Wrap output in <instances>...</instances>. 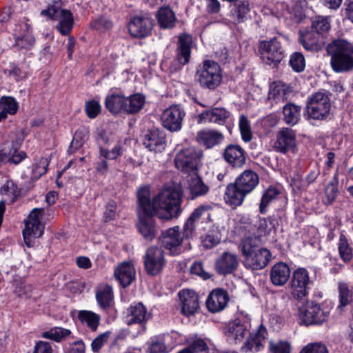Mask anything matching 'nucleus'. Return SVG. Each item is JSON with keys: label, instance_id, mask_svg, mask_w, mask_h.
Returning a JSON list of instances; mask_svg holds the SVG:
<instances>
[{"label": "nucleus", "instance_id": "nucleus-56", "mask_svg": "<svg viewBox=\"0 0 353 353\" xmlns=\"http://www.w3.org/2000/svg\"><path fill=\"white\" fill-rule=\"evenodd\" d=\"M290 65L296 72H301L305 68V58L300 52H294L291 55Z\"/></svg>", "mask_w": 353, "mask_h": 353}, {"label": "nucleus", "instance_id": "nucleus-46", "mask_svg": "<svg viewBox=\"0 0 353 353\" xmlns=\"http://www.w3.org/2000/svg\"><path fill=\"white\" fill-rule=\"evenodd\" d=\"M239 248L244 259L251 256L252 254L260 249L256 244V240L250 236L245 237L241 240Z\"/></svg>", "mask_w": 353, "mask_h": 353}, {"label": "nucleus", "instance_id": "nucleus-42", "mask_svg": "<svg viewBox=\"0 0 353 353\" xmlns=\"http://www.w3.org/2000/svg\"><path fill=\"white\" fill-rule=\"evenodd\" d=\"M96 298L101 308H109L113 301L112 288L110 285L101 287L97 290Z\"/></svg>", "mask_w": 353, "mask_h": 353}, {"label": "nucleus", "instance_id": "nucleus-62", "mask_svg": "<svg viewBox=\"0 0 353 353\" xmlns=\"http://www.w3.org/2000/svg\"><path fill=\"white\" fill-rule=\"evenodd\" d=\"M190 271L192 274L197 275L204 280L208 279L210 277L209 273L203 270L201 262L193 263L190 266Z\"/></svg>", "mask_w": 353, "mask_h": 353}, {"label": "nucleus", "instance_id": "nucleus-37", "mask_svg": "<svg viewBox=\"0 0 353 353\" xmlns=\"http://www.w3.org/2000/svg\"><path fill=\"white\" fill-rule=\"evenodd\" d=\"M158 24L161 28L170 29L175 26L176 17L169 6L161 7L156 14Z\"/></svg>", "mask_w": 353, "mask_h": 353}, {"label": "nucleus", "instance_id": "nucleus-6", "mask_svg": "<svg viewBox=\"0 0 353 353\" xmlns=\"http://www.w3.org/2000/svg\"><path fill=\"white\" fill-rule=\"evenodd\" d=\"M41 15L53 20H59L56 28L62 35H68L72 29L74 20L70 10L61 9V1H54L47 9L41 12Z\"/></svg>", "mask_w": 353, "mask_h": 353}, {"label": "nucleus", "instance_id": "nucleus-38", "mask_svg": "<svg viewBox=\"0 0 353 353\" xmlns=\"http://www.w3.org/2000/svg\"><path fill=\"white\" fill-rule=\"evenodd\" d=\"M105 107L112 114L125 113L126 97L119 94H112L105 99Z\"/></svg>", "mask_w": 353, "mask_h": 353}, {"label": "nucleus", "instance_id": "nucleus-51", "mask_svg": "<svg viewBox=\"0 0 353 353\" xmlns=\"http://www.w3.org/2000/svg\"><path fill=\"white\" fill-rule=\"evenodd\" d=\"M330 29V23L327 17H316L312 21L311 30L318 32L319 35L327 32Z\"/></svg>", "mask_w": 353, "mask_h": 353}, {"label": "nucleus", "instance_id": "nucleus-13", "mask_svg": "<svg viewBox=\"0 0 353 353\" xmlns=\"http://www.w3.org/2000/svg\"><path fill=\"white\" fill-rule=\"evenodd\" d=\"M183 235L181 236L179 226H174L162 231L159 237L162 245L173 256H177L183 252L182 242Z\"/></svg>", "mask_w": 353, "mask_h": 353}, {"label": "nucleus", "instance_id": "nucleus-3", "mask_svg": "<svg viewBox=\"0 0 353 353\" xmlns=\"http://www.w3.org/2000/svg\"><path fill=\"white\" fill-rule=\"evenodd\" d=\"M330 56V65L336 72H348L353 69V44L345 39H337L326 46Z\"/></svg>", "mask_w": 353, "mask_h": 353}, {"label": "nucleus", "instance_id": "nucleus-48", "mask_svg": "<svg viewBox=\"0 0 353 353\" xmlns=\"http://www.w3.org/2000/svg\"><path fill=\"white\" fill-rule=\"evenodd\" d=\"M123 151V143L119 141L111 150L101 146L100 155L105 159L115 160L122 156Z\"/></svg>", "mask_w": 353, "mask_h": 353}, {"label": "nucleus", "instance_id": "nucleus-52", "mask_svg": "<svg viewBox=\"0 0 353 353\" xmlns=\"http://www.w3.org/2000/svg\"><path fill=\"white\" fill-rule=\"evenodd\" d=\"M113 26L112 20L106 16H101L90 23V28L100 32L110 30Z\"/></svg>", "mask_w": 353, "mask_h": 353}, {"label": "nucleus", "instance_id": "nucleus-31", "mask_svg": "<svg viewBox=\"0 0 353 353\" xmlns=\"http://www.w3.org/2000/svg\"><path fill=\"white\" fill-rule=\"evenodd\" d=\"M299 41L303 48L310 51H319L323 44V37L312 30H301Z\"/></svg>", "mask_w": 353, "mask_h": 353}, {"label": "nucleus", "instance_id": "nucleus-10", "mask_svg": "<svg viewBox=\"0 0 353 353\" xmlns=\"http://www.w3.org/2000/svg\"><path fill=\"white\" fill-rule=\"evenodd\" d=\"M263 61L268 65H278L285 57V50L278 38L261 41L259 46Z\"/></svg>", "mask_w": 353, "mask_h": 353}, {"label": "nucleus", "instance_id": "nucleus-19", "mask_svg": "<svg viewBox=\"0 0 353 353\" xmlns=\"http://www.w3.org/2000/svg\"><path fill=\"white\" fill-rule=\"evenodd\" d=\"M152 317V313L141 302H139L127 309L125 323L128 325L138 324L145 329V324Z\"/></svg>", "mask_w": 353, "mask_h": 353}, {"label": "nucleus", "instance_id": "nucleus-28", "mask_svg": "<svg viewBox=\"0 0 353 353\" xmlns=\"http://www.w3.org/2000/svg\"><path fill=\"white\" fill-rule=\"evenodd\" d=\"M229 301L228 294L221 289L214 290L208 296L206 307L211 312H218L223 310Z\"/></svg>", "mask_w": 353, "mask_h": 353}, {"label": "nucleus", "instance_id": "nucleus-22", "mask_svg": "<svg viewBox=\"0 0 353 353\" xmlns=\"http://www.w3.org/2000/svg\"><path fill=\"white\" fill-rule=\"evenodd\" d=\"M212 210V207L211 205L202 204L192 211L183 225V236L185 239L192 237L193 234L195 233L196 224L203 216L206 214L208 219L211 221L210 211Z\"/></svg>", "mask_w": 353, "mask_h": 353}, {"label": "nucleus", "instance_id": "nucleus-32", "mask_svg": "<svg viewBox=\"0 0 353 353\" xmlns=\"http://www.w3.org/2000/svg\"><path fill=\"white\" fill-rule=\"evenodd\" d=\"M249 334V337L242 347V350L245 352H259L263 347V343L268 335L265 327L261 325L255 333Z\"/></svg>", "mask_w": 353, "mask_h": 353}, {"label": "nucleus", "instance_id": "nucleus-60", "mask_svg": "<svg viewBox=\"0 0 353 353\" xmlns=\"http://www.w3.org/2000/svg\"><path fill=\"white\" fill-rule=\"evenodd\" d=\"M117 215V203L114 201H110L105 205V210L103 212V221L107 223L115 219Z\"/></svg>", "mask_w": 353, "mask_h": 353}, {"label": "nucleus", "instance_id": "nucleus-43", "mask_svg": "<svg viewBox=\"0 0 353 353\" xmlns=\"http://www.w3.org/2000/svg\"><path fill=\"white\" fill-rule=\"evenodd\" d=\"M280 191L274 187H270L264 191L259 203V212L262 214L267 212L268 206L277 199Z\"/></svg>", "mask_w": 353, "mask_h": 353}, {"label": "nucleus", "instance_id": "nucleus-14", "mask_svg": "<svg viewBox=\"0 0 353 353\" xmlns=\"http://www.w3.org/2000/svg\"><path fill=\"white\" fill-rule=\"evenodd\" d=\"M185 116L184 109L179 105H172L166 108L161 116L163 126L170 132L181 130Z\"/></svg>", "mask_w": 353, "mask_h": 353}, {"label": "nucleus", "instance_id": "nucleus-39", "mask_svg": "<svg viewBox=\"0 0 353 353\" xmlns=\"http://www.w3.org/2000/svg\"><path fill=\"white\" fill-rule=\"evenodd\" d=\"M301 107L293 103H287L283 107L284 122L289 125L294 126L301 119Z\"/></svg>", "mask_w": 353, "mask_h": 353}, {"label": "nucleus", "instance_id": "nucleus-58", "mask_svg": "<svg viewBox=\"0 0 353 353\" xmlns=\"http://www.w3.org/2000/svg\"><path fill=\"white\" fill-rule=\"evenodd\" d=\"M269 350L271 353H290V345L285 341H281L276 343L270 341Z\"/></svg>", "mask_w": 353, "mask_h": 353}, {"label": "nucleus", "instance_id": "nucleus-36", "mask_svg": "<svg viewBox=\"0 0 353 353\" xmlns=\"http://www.w3.org/2000/svg\"><path fill=\"white\" fill-rule=\"evenodd\" d=\"M114 276L123 288L131 284L135 277V270L129 263H123L114 270Z\"/></svg>", "mask_w": 353, "mask_h": 353}, {"label": "nucleus", "instance_id": "nucleus-33", "mask_svg": "<svg viewBox=\"0 0 353 353\" xmlns=\"http://www.w3.org/2000/svg\"><path fill=\"white\" fill-rule=\"evenodd\" d=\"M250 12V7L248 1H242L235 3L230 11V23L236 26L245 22L248 19Z\"/></svg>", "mask_w": 353, "mask_h": 353}, {"label": "nucleus", "instance_id": "nucleus-35", "mask_svg": "<svg viewBox=\"0 0 353 353\" xmlns=\"http://www.w3.org/2000/svg\"><path fill=\"white\" fill-rule=\"evenodd\" d=\"M188 190V199L194 200L205 196L210 191V187L203 182L201 176L196 174L189 180Z\"/></svg>", "mask_w": 353, "mask_h": 353}, {"label": "nucleus", "instance_id": "nucleus-20", "mask_svg": "<svg viewBox=\"0 0 353 353\" xmlns=\"http://www.w3.org/2000/svg\"><path fill=\"white\" fill-rule=\"evenodd\" d=\"M292 88L281 81H274L270 85L266 102L271 107L285 103L292 93Z\"/></svg>", "mask_w": 353, "mask_h": 353}, {"label": "nucleus", "instance_id": "nucleus-64", "mask_svg": "<svg viewBox=\"0 0 353 353\" xmlns=\"http://www.w3.org/2000/svg\"><path fill=\"white\" fill-rule=\"evenodd\" d=\"M220 241L219 238L213 234H208L203 239V246L206 248H212L217 245Z\"/></svg>", "mask_w": 353, "mask_h": 353}, {"label": "nucleus", "instance_id": "nucleus-24", "mask_svg": "<svg viewBox=\"0 0 353 353\" xmlns=\"http://www.w3.org/2000/svg\"><path fill=\"white\" fill-rule=\"evenodd\" d=\"M143 143L150 151L161 152L166 147V136L159 129L148 130L144 135Z\"/></svg>", "mask_w": 353, "mask_h": 353}, {"label": "nucleus", "instance_id": "nucleus-12", "mask_svg": "<svg viewBox=\"0 0 353 353\" xmlns=\"http://www.w3.org/2000/svg\"><path fill=\"white\" fill-rule=\"evenodd\" d=\"M144 268L151 276L160 274L165 265L164 251L157 246L148 248L143 256Z\"/></svg>", "mask_w": 353, "mask_h": 353}, {"label": "nucleus", "instance_id": "nucleus-29", "mask_svg": "<svg viewBox=\"0 0 353 353\" xmlns=\"http://www.w3.org/2000/svg\"><path fill=\"white\" fill-rule=\"evenodd\" d=\"M270 252L265 248H260L251 256L245 259L243 265L246 268L258 270L264 268L270 261Z\"/></svg>", "mask_w": 353, "mask_h": 353}, {"label": "nucleus", "instance_id": "nucleus-26", "mask_svg": "<svg viewBox=\"0 0 353 353\" xmlns=\"http://www.w3.org/2000/svg\"><path fill=\"white\" fill-rule=\"evenodd\" d=\"M181 305V312L188 316L199 310V299L196 292L191 290H183L178 294Z\"/></svg>", "mask_w": 353, "mask_h": 353}, {"label": "nucleus", "instance_id": "nucleus-53", "mask_svg": "<svg viewBox=\"0 0 353 353\" xmlns=\"http://www.w3.org/2000/svg\"><path fill=\"white\" fill-rule=\"evenodd\" d=\"M1 108L7 114H14L18 110L17 102L13 97H3L0 100Z\"/></svg>", "mask_w": 353, "mask_h": 353}, {"label": "nucleus", "instance_id": "nucleus-27", "mask_svg": "<svg viewBox=\"0 0 353 353\" xmlns=\"http://www.w3.org/2000/svg\"><path fill=\"white\" fill-rule=\"evenodd\" d=\"M195 139L201 145L210 149L219 145L223 141L224 136L221 132L214 129H203L196 133Z\"/></svg>", "mask_w": 353, "mask_h": 353}, {"label": "nucleus", "instance_id": "nucleus-9", "mask_svg": "<svg viewBox=\"0 0 353 353\" xmlns=\"http://www.w3.org/2000/svg\"><path fill=\"white\" fill-rule=\"evenodd\" d=\"M193 45L192 37L188 33H182L178 36L174 59L170 66L172 72H176L190 63L191 49Z\"/></svg>", "mask_w": 353, "mask_h": 353}, {"label": "nucleus", "instance_id": "nucleus-2", "mask_svg": "<svg viewBox=\"0 0 353 353\" xmlns=\"http://www.w3.org/2000/svg\"><path fill=\"white\" fill-rule=\"evenodd\" d=\"M259 177L252 170L243 171L234 181L229 183L224 194L225 203L232 207L241 205L245 196L259 185Z\"/></svg>", "mask_w": 353, "mask_h": 353}, {"label": "nucleus", "instance_id": "nucleus-4", "mask_svg": "<svg viewBox=\"0 0 353 353\" xmlns=\"http://www.w3.org/2000/svg\"><path fill=\"white\" fill-rule=\"evenodd\" d=\"M195 77L201 87L214 90L222 80L220 66L214 61L205 60L198 66Z\"/></svg>", "mask_w": 353, "mask_h": 353}, {"label": "nucleus", "instance_id": "nucleus-57", "mask_svg": "<svg viewBox=\"0 0 353 353\" xmlns=\"http://www.w3.org/2000/svg\"><path fill=\"white\" fill-rule=\"evenodd\" d=\"M101 109V107L99 102L96 100H90L85 103V113L90 119L96 118L100 114Z\"/></svg>", "mask_w": 353, "mask_h": 353}, {"label": "nucleus", "instance_id": "nucleus-47", "mask_svg": "<svg viewBox=\"0 0 353 353\" xmlns=\"http://www.w3.org/2000/svg\"><path fill=\"white\" fill-rule=\"evenodd\" d=\"M20 192L21 190L17 187V185L11 180L7 181L0 189V194L10 197L12 203L17 201Z\"/></svg>", "mask_w": 353, "mask_h": 353}, {"label": "nucleus", "instance_id": "nucleus-30", "mask_svg": "<svg viewBox=\"0 0 353 353\" xmlns=\"http://www.w3.org/2000/svg\"><path fill=\"white\" fill-rule=\"evenodd\" d=\"M26 157V152H18V147L14 142L4 145L0 150V167L8 162L19 164Z\"/></svg>", "mask_w": 353, "mask_h": 353}, {"label": "nucleus", "instance_id": "nucleus-1", "mask_svg": "<svg viewBox=\"0 0 353 353\" xmlns=\"http://www.w3.org/2000/svg\"><path fill=\"white\" fill-rule=\"evenodd\" d=\"M137 198L139 221L137 228L147 241H152L157 234L154 216L162 220H170L178 217L182 212L183 192L180 188L176 186L162 189L152 201L149 189L143 187L139 190Z\"/></svg>", "mask_w": 353, "mask_h": 353}, {"label": "nucleus", "instance_id": "nucleus-7", "mask_svg": "<svg viewBox=\"0 0 353 353\" xmlns=\"http://www.w3.org/2000/svg\"><path fill=\"white\" fill-rule=\"evenodd\" d=\"M329 315V311L324 310L313 301H307L299 310L300 324L306 326L321 325L327 319Z\"/></svg>", "mask_w": 353, "mask_h": 353}, {"label": "nucleus", "instance_id": "nucleus-49", "mask_svg": "<svg viewBox=\"0 0 353 353\" xmlns=\"http://www.w3.org/2000/svg\"><path fill=\"white\" fill-rule=\"evenodd\" d=\"M339 252L343 261L347 262L352 259V250L343 234H341L339 237Z\"/></svg>", "mask_w": 353, "mask_h": 353}, {"label": "nucleus", "instance_id": "nucleus-40", "mask_svg": "<svg viewBox=\"0 0 353 353\" xmlns=\"http://www.w3.org/2000/svg\"><path fill=\"white\" fill-rule=\"evenodd\" d=\"M145 103V97L139 93L126 97L125 113L134 114L139 112L143 108Z\"/></svg>", "mask_w": 353, "mask_h": 353}, {"label": "nucleus", "instance_id": "nucleus-21", "mask_svg": "<svg viewBox=\"0 0 353 353\" xmlns=\"http://www.w3.org/2000/svg\"><path fill=\"white\" fill-rule=\"evenodd\" d=\"M231 117V112L225 108L216 107L206 110L197 116L198 123H210L219 125L226 124Z\"/></svg>", "mask_w": 353, "mask_h": 353}, {"label": "nucleus", "instance_id": "nucleus-18", "mask_svg": "<svg viewBox=\"0 0 353 353\" xmlns=\"http://www.w3.org/2000/svg\"><path fill=\"white\" fill-rule=\"evenodd\" d=\"M153 27V21L151 17L145 14L135 16L128 23L129 33L134 37L143 38L148 36Z\"/></svg>", "mask_w": 353, "mask_h": 353}, {"label": "nucleus", "instance_id": "nucleus-15", "mask_svg": "<svg viewBox=\"0 0 353 353\" xmlns=\"http://www.w3.org/2000/svg\"><path fill=\"white\" fill-rule=\"evenodd\" d=\"M14 43L13 48L17 51L30 50L35 43V39L30 30V26L26 23L19 24L14 29Z\"/></svg>", "mask_w": 353, "mask_h": 353}, {"label": "nucleus", "instance_id": "nucleus-61", "mask_svg": "<svg viewBox=\"0 0 353 353\" xmlns=\"http://www.w3.org/2000/svg\"><path fill=\"white\" fill-rule=\"evenodd\" d=\"M110 332H106L103 334H101L99 336L95 338L91 344L92 350L94 352H99L104 345V344L107 342L110 336Z\"/></svg>", "mask_w": 353, "mask_h": 353}, {"label": "nucleus", "instance_id": "nucleus-50", "mask_svg": "<svg viewBox=\"0 0 353 353\" xmlns=\"http://www.w3.org/2000/svg\"><path fill=\"white\" fill-rule=\"evenodd\" d=\"M339 292L340 301L339 307L340 308L345 307L352 302L353 299V294L345 283L340 282L339 283Z\"/></svg>", "mask_w": 353, "mask_h": 353}, {"label": "nucleus", "instance_id": "nucleus-59", "mask_svg": "<svg viewBox=\"0 0 353 353\" xmlns=\"http://www.w3.org/2000/svg\"><path fill=\"white\" fill-rule=\"evenodd\" d=\"M300 353H328V350L323 343H314L307 345Z\"/></svg>", "mask_w": 353, "mask_h": 353}, {"label": "nucleus", "instance_id": "nucleus-25", "mask_svg": "<svg viewBox=\"0 0 353 353\" xmlns=\"http://www.w3.org/2000/svg\"><path fill=\"white\" fill-rule=\"evenodd\" d=\"M239 257L235 253L225 251L216 260L214 268L221 275L232 274L239 266Z\"/></svg>", "mask_w": 353, "mask_h": 353}, {"label": "nucleus", "instance_id": "nucleus-41", "mask_svg": "<svg viewBox=\"0 0 353 353\" xmlns=\"http://www.w3.org/2000/svg\"><path fill=\"white\" fill-rule=\"evenodd\" d=\"M79 321L92 330L96 331L101 320L99 314L88 310H81L78 313Z\"/></svg>", "mask_w": 353, "mask_h": 353}, {"label": "nucleus", "instance_id": "nucleus-54", "mask_svg": "<svg viewBox=\"0 0 353 353\" xmlns=\"http://www.w3.org/2000/svg\"><path fill=\"white\" fill-rule=\"evenodd\" d=\"M26 235H32L33 238L40 237L44 230V225L41 222H25Z\"/></svg>", "mask_w": 353, "mask_h": 353}, {"label": "nucleus", "instance_id": "nucleus-45", "mask_svg": "<svg viewBox=\"0 0 353 353\" xmlns=\"http://www.w3.org/2000/svg\"><path fill=\"white\" fill-rule=\"evenodd\" d=\"M70 334L71 331L68 329L54 327L42 333L41 336L45 339H48L59 343L65 340Z\"/></svg>", "mask_w": 353, "mask_h": 353}, {"label": "nucleus", "instance_id": "nucleus-8", "mask_svg": "<svg viewBox=\"0 0 353 353\" xmlns=\"http://www.w3.org/2000/svg\"><path fill=\"white\" fill-rule=\"evenodd\" d=\"M202 156V151L194 147L182 149L175 157V166L183 173H194L198 169L200 159Z\"/></svg>", "mask_w": 353, "mask_h": 353}, {"label": "nucleus", "instance_id": "nucleus-17", "mask_svg": "<svg viewBox=\"0 0 353 353\" xmlns=\"http://www.w3.org/2000/svg\"><path fill=\"white\" fill-rule=\"evenodd\" d=\"M250 323L247 319H236L225 327V334L230 343H238L250 333Z\"/></svg>", "mask_w": 353, "mask_h": 353}, {"label": "nucleus", "instance_id": "nucleus-34", "mask_svg": "<svg viewBox=\"0 0 353 353\" xmlns=\"http://www.w3.org/2000/svg\"><path fill=\"white\" fill-rule=\"evenodd\" d=\"M290 272V269L286 263L283 262L276 263L271 268L270 281L274 285L283 286L289 280Z\"/></svg>", "mask_w": 353, "mask_h": 353}, {"label": "nucleus", "instance_id": "nucleus-16", "mask_svg": "<svg viewBox=\"0 0 353 353\" xmlns=\"http://www.w3.org/2000/svg\"><path fill=\"white\" fill-rule=\"evenodd\" d=\"M273 147L276 152L282 154L289 152H295L296 147L295 131L290 128H281L276 134Z\"/></svg>", "mask_w": 353, "mask_h": 353}, {"label": "nucleus", "instance_id": "nucleus-63", "mask_svg": "<svg viewBox=\"0 0 353 353\" xmlns=\"http://www.w3.org/2000/svg\"><path fill=\"white\" fill-rule=\"evenodd\" d=\"M52 349L50 343L40 341L36 343L33 353H52Z\"/></svg>", "mask_w": 353, "mask_h": 353}, {"label": "nucleus", "instance_id": "nucleus-5", "mask_svg": "<svg viewBox=\"0 0 353 353\" xmlns=\"http://www.w3.org/2000/svg\"><path fill=\"white\" fill-rule=\"evenodd\" d=\"M331 110L330 99L326 93L317 92L308 97L306 105L308 119L326 120L330 115Z\"/></svg>", "mask_w": 353, "mask_h": 353}, {"label": "nucleus", "instance_id": "nucleus-11", "mask_svg": "<svg viewBox=\"0 0 353 353\" xmlns=\"http://www.w3.org/2000/svg\"><path fill=\"white\" fill-rule=\"evenodd\" d=\"M311 283L309 273L305 268H299L294 270L290 281V294L296 300H303L308 294Z\"/></svg>", "mask_w": 353, "mask_h": 353}, {"label": "nucleus", "instance_id": "nucleus-44", "mask_svg": "<svg viewBox=\"0 0 353 353\" xmlns=\"http://www.w3.org/2000/svg\"><path fill=\"white\" fill-rule=\"evenodd\" d=\"M338 183L339 174L338 171H336L332 181L327 185L325 189V203L326 205H332L334 202L339 192Z\"/></svg>", "mask_w": 353, "mask_h": 353}, {"label": "nucleus", "instance_id": "nucleus-23", "mask_svg": "<svg viewBox=\"0 0 353 353\" xmlns=\"http://www.w3.org/2000/svg\"><path fill=\"white\" fill-rule=\"evenodd\" d=\"M222 156L225 161L233 168H241L246 162V152L239 145H228Z\"/></svg>", "mask_w": 353, "mask_h": 353}, {"label": "nucleus", "instance_id": "nucleus-55", "mask_svg": "<svg viewBox=\"0 0 353 353\" xmlns=\"http://www.w3.org/2000/svg\"><path fill=\"white\" fill-rule=\"evenodd\" d=\"M239 130L244 141L248 142L252 139V134L250 122L245 115H241L239 118Z\"/></svg>", "mask_w": 353, "mask_h": 353}]
</instances>
